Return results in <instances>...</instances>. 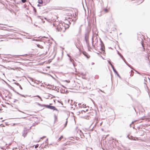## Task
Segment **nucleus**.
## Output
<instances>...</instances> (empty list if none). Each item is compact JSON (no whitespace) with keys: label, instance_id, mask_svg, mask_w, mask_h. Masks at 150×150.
<instances>
[{"label":"nucleus","instance_id":"1","mask_svg":"<svg viewBox=\"0 0 150 150\" xmlns=\"http://www.w3.org/2000/svg\"><path fill=\"white\" fill-rule=\"evenodd\" d=\"M76 11V10L73 9L67 12L66 14V17L65 18V22H60L58 21H55L54 23V26L55 27L58 31L64 32L69 27V22L67 23V19H71L73 20L76 21L77 19L78 13Z\"/></svg>","mask_w":150,"mask_h":150},{"label":"nucleus","instance_id":"2","mask_svg":"<svg viewBox=\"0 0 150 150\" xmlns=\"http://www.w3.org/2000/svg\"><path fill=\"white\" fill-rule=\"evenodd\" d=\"M38 105L40 107H45L46 108H49L52 110H55L56 111L57 110L56 108L54 106H50V105H41L39 103L38 104Z\"/></svg>","mask_w":150,"mask_h":150},{"label":"nucleus","instance_id":"3","mask_svg":"<svg viewBox=\"0 0 150 150\" xmlns=\"http://www.w3.org/2000/svg\"><path fill=\"white\" fill-rule=\"evenodd\" d=\"M93 44L95 47H98V40L97 37H94L93 38Z\"/></svg>","mask_w":150,"mask_h":150},{"label":"nucleus","instance_id":"4","mask_svg":"<svg viewBox=\"0 0 150 150\" xmlns=\"http://www.w3.org/2000/svg\"><path fill=\"white\" fill-rule=\"evenodd\" d=\"M139 50L141 51H145V48L143 44L142 43V46L141 47H139Z\"/></svg>","mask_w":150,"mask_h":150},{"label":"nucleus","instance_id":"5","mask_svg":"<svg viewBox=\"0 0 150 150\" xmlns=\"http://www.w3.org/2000/svg\"><path fill=\"white\" fill-rule=\"evenodd\" d=\"M28 133V132L27 131H24V133L23 134V136L24 137H25L26 136V135Z\"/></svg>","mask_w":150,"mask_h":150},{"label":"nucleus","instance_id":"6","mask_svg":"<svg viewBox=\"0 0 150 150\" xmlns=\"http://www.w3.org/2000/svg\"><path fill=\"white\" fill-rule=\"evenodd\" d=\"M63 139V136H62L58 139V142H60Z\"/></svg>","mask_w":150,"mask_h":150},{"label":"nucleus","instance_id":"7","mask_svg":"<svg viewBox=\"0 0 150 150\" xmlns=\"http://www.w3.org/2000/svg\"><path fill=\"white\" fill-rule=\"evenodd\" d=\"M37 46H38V47H39V48H41V49H43V46H42V45H39V44H38V45H37Z\"/></svg>","mask_w":150,"mask_h":150},{"label":"nucleus","instance_id":"8","mask_svg":"<svg viewBox=\"0 0 150 150\" xmlns=\"http://www.w3.org/2000/svg\"><path fill=\"white\" fill-rule=\"evenodd\" d=\"M38 3L40 4H42L43 3L42 0H38Z\"/></svg>","mask_w":150,"mask_h":150},{"label":"nucleus","instance_id":"9","mask_svg":"<svg viewBox=\"0 0 150 150\" xmlns=\"http://www.w3.org/2000/svg\"><path fill=\"white\" fill-rule=\"evenodd\" d=\"M67 123V120L66 121L65 123L64 124V128L65 127H66Z\"/></svg>","mask_w":150,"mask_h":150},{"label":"nucleus","instance_id":"10","mask_svg":"<svg viewBox=\"0 0 150 150\" xmlns=\"http://www.w3.org/2000/svg\"><path fill=\"white\" fill-rule=\"evenodd\" d=\"M109 20L110 21V22H112V21H113V19L112 18V16H111V17L110 18Z\"/></svg>","mask_w":150,"mask_h":150},{"label":"nucleus","instance_id":"11","mask_svg":"<svg viewBox=\"0 0 150 150\" xmlns=\"http://www.w3.org/2000/svg\"><path fill=\"white\" fill-rule=\"evenodd\" d=\"M109 11V9H107V8L104 9V11L105 12L107 13Z\"/></svg>","mask_w":150,"mask_h":150},{"label":"nucleus","instance_id":"12","mask_svg":"<svg viewBox=\"0 0 150 150\" xmlns=\"http://www.w3.org/2000/svg\"><path fill=\"white\" fill-rule=\"evenodd\" d=\"M109 64H110V65H111V66L112 67V68L113 69L114 68V67L113 65L111 63V62L109 61Z\"/></svg>","mask_w":150,"mask_h":150},{"label":"nucleus","instance_id":"13","mask_svg":"<svg viewBox=\"0 0 150 150\" xmlns=\"http://www.w3.org/2000/svg\"><path fill=\"white\" fill-rule=\"evenodd\" d=\"M36 96L38 98H39L40 99V100L41 101H42V100L40 96H39L38 95V96Z\"/></svg>","mask_w":150,"mask_h":150},{"label":"nucleus","instance_id":"14","mask_svg":"<svg viewBox=\"0 0 150 150\" xmlns=\"http://www.w3.org/2000/svg\"><path fill=\"white\" fill-rule=\"evenodd\" d=\"M85 56H86V57L88 58H89L90 57V56L89 55H86V54L85 53Z\"/></svg>","mask_w":150,"mask_h":150},{"label":"nucleus","instance_id":"15","mask_svg":"<svg viewBox=\"0 0 150 150\" xmlns=\"http://www.w3.org/2000/svg\"><path fill=\"white\" fill-rule=\"evenodd\" d=\"M146 119V118L145 117H143L141 119L142 120H144Z\"/></svg>","mask_w":150,"mask_h":150},{"label":"nucleus","instance_id":"16","mask_svg":"<svg viewBox=\"0 0 150 150\" xmlns=\"http://www.w3.org/2000/svg\"><path fill=\"white\" fill-rule=\"evenodd\" d=\"M88 35L86 36V41H87L88 40Z\"/></svg>","mask_w":150,"mask_h":150},{"label":"nucleus","instance_id":"17","mask_svg":"<svg viewBox=\"0 0 150 150\" xmlns=\"http://www.w3.org/2000/svg\"><path fill=\"white\" fill-rule=\"evenodd\" d=\"M38 144H37L35 146V148H37L38 146Z\"/></svg>","mask_w":150,"mask_h":150},{"label":"nucleus","instance_id":"18","mask_svg":"<svg viewBox=\"0 0 150 150\" xmlns=\"http://www.w3.org/2000/svg\"><path fill=\"white\" fill-rule=\"evenodd\" d=\"M21 1L23 3H25L26 1V0H21Z\"/></svg>","mask_w":150,"mask_h":150},{"label":"nucleus","instance_id":"19","mask_svg":"<svg viewBox=\"0 0 150 150\" xmlns=\"http://www.w3.org/2000/svg\"><path fill=\"white\" fill-rule=\"evenodd\" d=\"M46 143H47V144H48V139H47L46 140Z\"/></svg>","mask_w":150,"mask_h":150},{"label":"nucleus","instance_id":"20","mask_svg":"<svg viewBox=\"0 0 150 150\" xmlns=\"http://www.w3.org/2000/svg\"><path fill=\"white\" fill-rule=\"evenodd\" d=\"M87 107H85V110L86 109V111H87V110L88 109H86V108H87ZM86 112V111H85V112Z\"/></svg>","mask_w":150,"mask_h":150},{"label":"nucleus","instance_id":"21","mask_svg":"<svg viewBox=\"0 0 150 150\" xmlns=\"http://www.w3.org/2000/svg\"><path fill=\"white\" fill-rule=\"evenodd\" d=\"M55 117L56 119L57 120V116H56Z\"/></svg>","mask_w":150,"mask_h":150},{"label":"nucleus","instance_id":"22","mask_svg":"<svg viewBox=\"0 0 150 150\" xmlns=\"http://www.w3.org/2000/svg\"><path fill=\"white\" fill-rule=\"evenodd\" d=\"M20 88H21V89H22V88L21 87H20Z\"/></svg>","mask_w":150,"mask_h":150},{"label":"nucleus","instance_id":"23","mask_svg":"<svg viewBox=\"0 0 150 150\" xmlns=\"http://www.w3.org/2000/svg\"><path fill=\"white\" fill-rule=\"evenodd\" d=\"M21 56H23V55H20Z\"/></svg>","mask_w":150,"mask_h":150}]
</instances>
